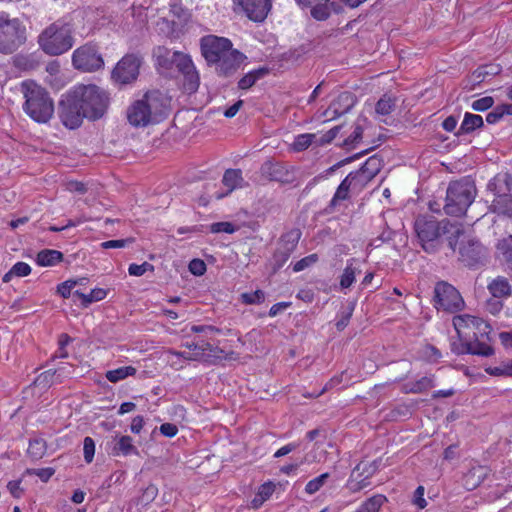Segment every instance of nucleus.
I'll use <instances>...</instances> for the list:
<instances>
[{"label":"nucleus","mask_w":512,"mask_h":512,"mask_svg":"<svg viewBox=\"0 0 512 512\" xmlns=\"http://www.w3.org/2000/svg\"><path fill=\"white\" fill-rule=\"evenodd\" d=\"M108 93L101 87L88 83L76 84L66 91L59 103V116L69 129L79 127L84 118L97 120L108 108Z\"/></svg>","instance_id":"nucleus-1"},{"label":"nucleus","mask_w":512,"mask_h":512,"mask_svg":"<svg viewBox=\"0 0 512 512\" xmlns=\"http://www.w3.org/2000/svg\"><path fill=\"white\" fill-rule=\"evenodd\" d=\"M89 14L75 11L47 26L38 36L40 49L47 55L59 56L75 44V36L85 37L92 31Z\"/></svg>","instance_id":"nucleus-2"},{"label":"nucleus","mask_w":512,"mask_h":512,"mask_svg":"<svg viewBox=\"0 0 512 512\" xmlns=\"http://www.w3.org/2000/svg\"><path fill=\"white\" fill-rule=\"evenodd\" d=\"M458 339L451 342V350L457 355L474 354L490 356L493 348L488 343L491 327L483 319L462 314L453 318Z\"/></svg>","instance_id":"nucleus-3"},{"label":"nucleus","mask_w":512,"mask_h":512,"mask_svg":"<svg viewBox=\"0 0 512 512\" xmlns=\"http://www.w3.org/2000/svg\"><path fill=\"white\" fill-rule=\"evenodd\" d=\"M170 99L158 91L146 93L134 101L126 111L128 123L134 128H144L162 122L169 113Z\"/></svg>","instance_id":"nucleus-4"},{"label":"nucleus","mask_w":512,"mask_h":512,"mask_svg":"<svg viewBox=\"0 0 512 512\" xmlns=\"http://www.w3.org/2000/svg\"><path fill=\"white\" fill-rule=\"evenodd\" d=\"M21 92L25 98L23 109L34 121L48 122L54 113L53 101L44 88L32 80L21 83Z\"/></svg>","instance_id":"nucleus-5"},{"label":"nucleus","mask_w":512,"mask_h":512,"mask_svg":"<svg viewBox=\"0 0 512 512\" xmlns=\"http://www.w3.org/2000/svg\"><path fill=\"white\" fill-rule=\"evenodd\" d=\"M379 166V160L371 157L361 168L349 173L339 185L332 203L335 205L337 201L347 199L350 194L360 193L379 172Z\"/></svg>","instance_id":"nucleus-6"},{"label":"nucleus","mask_w":512,"mask_h":512,"mask_svg":"<svg viewBox=\"0 0 512 512\" xmlns=\"http://www.w3.org/2000/svg\"><path fill=\"white\" fill-rule=\"evenodd\" d=\"M475 195L476 188L472 181L452 182L447 189L445 212L453 216L463 215L472 204Z\"/></svg>","instance_id":"nucleus-7"},{"label":"nucleus","mask_w":512,"mask_h":512,"mask_svg":"<svg viewBox=\"0 0 512 512\" xmlns=\"http://www.w3.org/2000/svg\"><path fill=\"white\" fill-rule=\"evenodd\" d=\"M26 41V27L16 17L0 12V52L13 53Z\"/></svg>","instance_id":"nucleus-8"},{"label":"nucleus","mask_w":512,"mask_h":512,"mask_svg":"<svg viewBox=\"0 0 512 512\" xmlns=\"http://www.w3.org/2000/svg\"><path fill=\"white\" fill-rule=\"evenodd\" d=\"M488 189L493 194L491 211L512 218V177L509 174H498L489 182Z\"/></svg>","instance_id":"nucleus-9"},{"label":"nucleus","mask_w":512,"mask_h":512,"mask_svg":"<svg viewBox=\"0 0 512 512\" xmlns=\"http://www.w3.org/2000/svg\"><path fill=\"white\" fill-rule=\"evenodd\" d=\"M72 65L82 72H94L103 68L104 60L95 44L86 43L73 51Z\"/></svg>","instance_id":"nucleus-10"},{"label":"nucleus","mask_w":512,"mask_h":512,"mask_svg":"<svg viewBox=\"0 0 512 512\" xmlns=\"http://www.w3.org/2000/svg\"><path fill=\"white\" fill-rule=\"evenodd\" d=\"M272 8V0H232V9L253 22H263Z\"/></svg>","instance_id":"nucleus-11"},{"label":"nucleus","mask_w":512,"mask_h":512,"mask_svg":"<svg viewBox=\"0 0 512 512\" xmlns=\"http://www.w3.org/2000/svg\"><path fill=\"white\" fill-rule=\"evenodd\" d=\"M142 58L136 54L125 55L115 66L112 77L121 84L135 81L139 75Z\"/></svg>","instance_id":"nucleus-12"},{"label":"nucleus","mask_w":512,"mask_h":512,"mask_svg":"<svg viewBox=\"0 0 512 512\" xmlns=\"http://www.w3.org/2000/svg\"><path fill=\"white\" fill-rule=\"evenodd\" d=\"M435 305L438 309L455 311L462 308L464 301L452 285L439 282L435 286Z\"/></svg>","instance_id":"nucleus-13"},{"label":"nucleus","mask_w":512,"mask_h":512,"mask_svg":"<svg viewBox=\"0 0 512 512\" xmlns=\"http://www.w3.org/2000/svg\"><path fill=\"white\" fill-rule=\"evenodd\" d=\"M232 47V42L225 37L208 35L201 39V52L209 63L216 62Z\"/></svg>","instance_id":"nucleus-14"},{"label":"nucleus","mask_w":512,"mask_h":512,"mask_svg":"<svg viewBox=\"0 0 512 512\" xmlns=\"http://www.w3.org/2000/svg\"><path fill=\"white\" fill-rule=\"evenodd\" d=\"M376 462H361L351 472L347 482L346 488L351 493H356L366 488L370 484V478L377 471Z\"/></svg>","instance_id":"nucleus-15"},{"label":"nucleus","mask_w":512,"mask_h":512,"mask_svg":"<svg viewBox=\"0 0 512 512\" xmlns=\"http://www.w3.org/2000/svg\"><path fill=\"white\" fill-rule=\"evenodd\" d=\"M175 67L184 76V88L189 93L195 92L199 86V75L188 54L178 52L175 57Z\"/></svg>","instance_id":"nucleus-16"},{"label":"nucleus","mask_w":512,"mask_h":512,"mask_svg":"<svg viewBox=\"0 0 512 512\" xmlns=\"http://www.w3.org/2000/svg\"><path fill=\"white\" fill-rule=\"evenodd\" d=\"M415 230L426 251L434 248V241L440 235L439 224L433 219L418 218L415 222Z\"/></svg>","instance_id":"nucleus-17"},{"label":"nucleus","mask_w":512,"mask_h":512,"mask_svg":"<svg viewBox=\"0 0 512 512\" xmlns=\"http://www.w3.org/2000/svg\"><path fill=\"white\" fill-rule=\"evenodd\" d=\"M338 130L339 128L335 127L320 137L313 133L299 134L295 136L293 143L290 145V149L295 152H301L306 150L312 143H318L320 145L329 143L336 137Z\"/></svg>","instance_id":"nucleus-18"},{"label":"nucleus","mask_w":512,"mask_h":512,"mask_svg":"<svg viewBox=\"0 0 512 512\" xmlns=\"http://www.w3.org/2000/svg\"><path fill=\"white\" fill-rule=\"evenodd\" d=\"M246 60V56L232 47L216 62V69L222 74L237 70Z\"/></svg>","instance_id":"nucleus-19"},{"label":"nucleus","mask_w":512,"mask_h":512,"mask_svg":"<svg viewBox=\"0 0 512 512\" xmlns=\"http://www.w3.org/2000/svg\"><path fill=\"white\" fill-rule=\"evenodd\" d=\"M302 10H309L311 16L319 21L325 20L330 15L329 0H295Z\"/></svg>","instance_id":"nucleus-20"},{"label":"nucleus","mask_w":512,"mask_h":512,"mask_svg":"<svg viewBox=\"0 0 512 512\" xmlns=\"http://www.w3.org/2000/svg\"><path fill=\"white\" fill-rule=\"evenodd\" d=\"M177 51H171L166 47H157L154 49L153 57L155 65L161 73H169L175 66V57Z\"/></svg>","instance_id":"nucleus-21"},{"label":"nucleus","mask_w":512,"mask_h":512,"mask_svg":"<svg viewBox=\"0 0 512 512\" xmlns=\"http://www.w3.org/2000/svg\"><path fill=\"white\" fill-rule=\"evenodd\" d=\"M111 454L115 457L138 455L139 451L134 445L132 437L128 435H116L113 438Z\"/></svg>","instance_id":"nucleus-22"},{"label":"nucleus","mask_w":512,"mask_h":512,"mask_svg":"<svg viewBox=\"0 0 512 512\" xmlns=\"http://www.w3.org/2000/svg\"><path fill=\"white\" fill-rule=\"evenodd\" d=\"M223 186L225 187L226 191L223 193L215 194L216 199H221L228 194H230L232 191H234L237 188L242 187L243 178L241 175V171L237 169H229L224 173L223 179Z\"/></svg>","instance_id":"nucleus-23"},{"label":"nucleus","mask_w":512,"mask_h":512,"mask_svg":"<svg viewBox=\"0 0 512 512\" xmlns=\"http://www.w3.org/2000/svg\"><path fill=\"white\" fill-rule=\"evenodd\" d=\"M205 356V349L203 347L195 345L193 349L189 347L188 351H182V352H176V351H169L168 352V361L172 365H176L177 362L174 360V358H183L184 360H190V361H198V360H204Z\"/></svg>","instance_id":"nucleus-24"},{"label":"nucleus","mask_w":512,"mask_h":512,"mask_svg":"<svg viewBox=\"0 0 512 512\" xmlns=\"http://www.w3.org/2000/svg\"><path fill=\"white\" fill-rule=\"evenodd\" d=\"M386 502V496L376 494L363 501L356 509V512H380Z\"/></svg>","instance_id":"nucleus-25"},{"label":"nucleus","mask_w":512,"mask_h":512,"mask_svg":"<svg viewBox=\"0 0 512 512\" xmlns=\"http://www.w3.org/2000/svg\"><path fill=\"white\" fill-rule=\"evenodd\" d=\"M275 491V484L271 481L262 484L251 501L254 509H258L265 501H267Z\"/></svg>","instance_id":"nucleus-26"},{"label":"nucleus","mask_w":512,"mask_h":512,"mask_svg":"<svg viewBox=\"0 0 512 512\" xmlns=\"http://www.w3.org/2000/svg\"><path fill=\"white\" fill-rule=\"evenodd\" d=\"M489 291L494 297H506L511 293V286L507 279L498 277L494 279L488 286Z\"/></svg>","instance_id":"nucleus-27"},{"label":"nucleus","mask_w":512,"mask_h":512,"mask_svg":"<svg viewBox=\"0 0 512 512\" xmlns=\"http://www.w3.org/2000/svg\"><path fill=\"white\" fill-rule=\"evenodd\" d=\"M136 368L133 366H124L119 367L117 369L109 370L106 372L105 377L112 383H117L121 380H124L130 376H134L136 374Z\"/></svg>","instance_id":"nucleus-28"},{"label":"nucleus","mask_w":512,"mask_h":512,"mask_svg":"<svg viewBox=\"0 0 512 512\" xmlns=\"http://www.w3.org/2000/svg\"><path fill=\"white\" fill-rule=\"evenodd\" d=\"M497 250L501 260L508 268H512V235L502 239L497 245Z\"/></svg>","instance_id":"nucleus-29"},{"label":"nucleus","mask_w":512,"mask_h":512,"mask_svg":"<svg viewBox=\"0 0 512 512\" xmlns=\"http://www.w3.org/2000/svg\"><path fill=\"white\" fill-rule=\"evenodd\" d=\"M56 373V370H47L41 373L34 380L32 389L38 390V392L48 389L54 383V377Z\"/></svg>","instance_id":"nucleus-30"},{"label":"nucleus","mask_w":512,"mask_h":512,"mask_svg":"<svg viewBox=\"0 0 512 512\" xmlns=\"http://www.w3.org/2000/svg\"><path fill=\"white\" fill-rule=\"evenodd\" d=\"M31 273V267L25 262H17L12 268L3 276V283H8L13 277H26Z\"/></svg>","instance_id":"nucleus-31"},{"label":"nucleus","mask_w":512,"mask_h":512,"mask_svg":"<svg viewBox=\"0 0 512 512\" xmlns=\"http://www.w3.org/2000/svg\"><path fill=\"white\" fill-rule=\"evenodd\" d=\"M74 295L78 296L84 306H87L93 302L101 301L107 296V291L103 288H94L88 294L74 291Z\"/></svg>","instance_id":"nucleus-32"},{"label":"nucleus","mask_w":512,"mask_h":512,"mask_svg":"<svg viewBox=\"0 0 512 512\" xmlns=\"http://www.w3.org/2000/svg\"><path fill=\"white\" fill-rule=\"evenodd\" d=\"M62 260V254L56 250H43L37 255V263L40 266H52Z\"/></svg>","instance_id":"nucleus-33"},{"label":"nucleus","mask_w":512,"mask_h":512,"mask_svg":"<svg viewBox=\"0 0 512 512\" xmlns=\"http://www.w3.org/2000/svg\"><path fill=\"white\" fill-rule=\"evenodd\" d=\"M353 106V97L350 93H342L339 95L336 102L332 103L330 109L335 114H342L347 112Z\"/></svg>","instance_id":"nucleus-34"},{"label":"nucleus","mask_w":512,"mask_h":512,"mask_svg":"<svg viewBox=\"0 0 512 512\" xmlns=\"http://www.w3.org/2000/svg\"><path fill=\"white\" fill-rule=\"evenodd\" d=\"M483 125V119L480 115L466 113L462 122V129L465 132L473 131Z\"/></svg>","instance_id":"nucleus-35"},{"label":"nucleus","mask_w":512,"mask_h":512,"mask_svg":"<svg viewBox=\"0 0 512 512\" xmlns=\"http://www.w3.org/2000/svg\"><path fill=\"white\" fill-rule=\"evenodd\" d=\"M27 451L32 458L40 459L46 453V443L42 439L31 440Z\"/></svg>","instance_id":"nucleus-36"},{"label":"nucleus","mask_w":512,"mask_h":512,"mask_svg":"<svg viewBox=\"0 0 512 512\" xmlns=\"http://www.w3.org/2000/svg\"><path fill=\"white\" fill-rule=\"evenodd\" d=\"M353 264L354 259L348 260L347 266L341 275L340 286L344 289L349 288L355 280V268L353 267Z\"/></svg>","instance_id":"nucleus-37"},{"label":"nucleus","mask_w":512,"mask_h":512,"mask_svg":"<svg viewBox=\"0 0 512 512\" xmlns=\"http://www.w3.org/2000/svg\"><path fill=\"white\" fill-rule=\"evenodd\" d=\"M87 279L86 278H81V279H77V280H74V279H70V280H67L61 284L58 285L57 287V291L58 293L64 297V298H68L71 296V293H72V290L78 285V284H82L86 281Z\"/></svg>","instance_id":"nucleus-38"},{"label":"nucleus","mask_w":512,"mask_h":512,"mask_svg":"<svg viewBox=\"0 0 512 512\" xmlns=\"http://www.w3.org/2000/svg\"><path fill=\"white\" fill-rule=\"evenodd\" d=\"M394 105V100L390 96L384 95L377 102L375 111L378 115L385 116L392 112Z\"/></svg>","instance_id":"nucleus-39"},{"label":"nucleus","mask_w":512,"mask_h":512,"mask_svg":"<svg viewBox=\"0 0 512 512\" xmlns=\"http://www.w3.org/2000/svg\"><path fill=\"white\" fill-rule=\"evenodd\" d=\"M329 474L323 473L318 477L310 480L305 486V492L309 495H312L320 490V488L324 485L325 481L328 479Z\"/></svg>","instance_id":"nucleus-40"},{"label":"nucleus","mask_w":512,"mask_h":512,"mask_svg":"<svg viewBox=\"0 0 512 512\" xmlns=\"http://www.w3.org/2000/svg\"><path fill=\"white\" fill-rule=\"evenodd\" d=\"M265 294L262 290H256L253 292H246L241 294V301L245 304H260L264 302Z\"/></svg>","instance_id":"nucleus-41"},{"label":"nucleus","mask_w":512,"mask_h":512,"mask_svg":"<svg viewBox=\"0 0 512 512\" xmlns=\"http://www.w3.org/2000/svg\"><path fill=\"white\" fill-rule=\"evenodd\" d=\"M154 270V266L148 262H143L142 264H130L128 268V272L131 276H142L146 272L150 271L152 272Z\"/></svg>","instance_id":"nucleus-42"},{"label":"nucleus","mask_w":512,"mask_h":512,"mask_svg":"<svg viewBox=\"0 0 512 512\" xmlns=\"http://www.w3.org/2000/svg\"><path fill=\"white\" fill-rule=\"evenodd\" d=\"M212 233H227L232 234L237 231V227L231 222H216L210 225Z\"/></svg>","instance_id":"nucleus-43"},{"label":"nucleus","mask_w":512,"mask_h":512,"mask_svg":"<svg viewBox=\"0 0 512 512\" xmlns=\"http://www.w3.org/2000/svg\"><path fill=\"white\" fill-rule=\"evenodd\" d=\"M83 453L85 461L91 463L95 454V442L91 437L84 438Z\"/></svg>","instance_id":"nucleus-44"},{"label":"nucleus","mask_w":512,"mask_h":512,"mask_svg":"<svg viewBox=\"0 0 512 512\" xmlns=\"http://www.w3.org/2000/svg\"><path fill=\"white\" fill-rule=\"evenodd\" d=\"M317 260H318L317 254H310V255L302 258L301 260L297 261L294 264L293 270L295 272L302 271V270L306 269L307 267H310L311 265L315 264L317 262Z\"/></svg>","instance_id":"nucleus-45"},{"label":"nucleus","mask_w":512,"mask_h":512,"mask_svg":"<svg viewBox=\"0 0 512 512\" xmlns=\"http://www.w3.org/2000/svg\"><path fill=\"white\" fill-rule=\"evenodd\" d=\"M434 386L433 379L430 377H423L419 381H417L412 388H410V392L420 393L425 390H428Z\"/></svg>","instance_id":"nucleus-46"},{"label":"nucleus","mask_w":512,"mask_h":512,"mask_svg":"<svg viewBox=\"0 0 512 512\" xmlns=\"http://www.w3.org/2000/svg\"><path fill=\"white\" fill-rule=\"evenodd\" d=\"M189 271L195 276H202L206 272V264L201 259H193L189 263Z\"/></svg>","instance_id":"nucleus-47"},{"label":"nucleus","mask_w":512,"mask_h":512,"mask_svg":"<svg viewBox=\"0 0 512 512\" xmlns=\"http://www.w3.org/2000/svg\"><path fill=\"white\" fill-rule=\"evenodd\" d=\"M493 103V98L487 96L473 101L471 107L475 111H485L492 107Z\"/></svg>","instance_id":"nucleus-48"},{"label":"nucleus","mask_w":512,"mask_h":512,"mask_svg":"<svg viewBox=\"0 0 512 512\" xmlns=\"http://www.w3.org/2000/svg\"><path fill=\"white\" fill-rule=\"evenodd\" d=\"M486 373L493 376H511L512 366L503 367H487L485 368Z\"/></svg>","instance_id":"nucleus-49"},{"label":"nucleus","mask_w":512,"mask_h":512,"mask_svg":"<svg viewBox=\"0 0 512 512\" xmlns=\"http://www.w3.org/2000/svg\"><path fill=\"white\" fill-rule=\"evenodd\" d=\"M424 487L418 486L414 493L413 503L419 509H424L427 506V502L424 498Z\"/></svg>","instance_id":"nucleus-50"},{"label":"nucleus","mask_w":512,"mask_h":512,"mask_svg":"<svg viewBox=\"0 0 512 512\" xmlns=\"http://www.w3.org/2000/svg\"><path fill=\"white\" fill-rule=\"evenodd\" d=\"M145 425V419L141 415H137L132 418L130 423V431L133 434H140Z\"/></svg>","instance_id":"nucleus-51"},{"label":"nucleus","mask_w":512,"mask_h":512,"mask_svg":"<svg viewBox=\"0 0 512 512\" xmlns=\"http://www.w3.org/2000/svg\"><path fill=\"white\" fill-rule=\"evenodd\" d=\"M27 473L35 474L42 481L47 482L54 474V470L52 468H42V469L27 470Z\"/></svg>","instance_id":"nucleus-52"},{"label":"nucleus","mask_w":512,"mask_h":512,"mask_svg":"<svg viewBox=\"0 0 512 512\" xmlns=\"http://www.w3.org/2000/svg\"><path fill=\"white\" fill-rule=\"evenodd\" d=\"M257 80V74L255 73H248L244 77H242L238 83L239 88L241 89H248L251 86L254 85V83Z\"/></svg>","instance_id":"nucleus-53"},{"label":"nucleus","mask_w":512,"mask_h":512,"mask_svg":"<svg viewBox=\"0 0 512 512\" xmlns=\"http://www.w3.org/2000/svg\"><path fill=\"white\" fill-rule=\"evenodd\" d=\"M160 433L165 436L172 438L178 433V428L176 425L171 423H164L159 427Z\"/></svg>","instance_id":"nucleus-54"},{"label":"nucleus","mask_w":512,"mask_h":512,"mask_svg":"<svg viewBox=\"0 0 512 512\" xmlns=\"http://www.w3.org/2000/svg\"><path fill=\"white\" fill-rule=\"evenodd\" d=\"M130 242H132L131 239H126V240H109V241H105V242L101 243V246L104 249L123 248V247H125Z\"/></svg>","instance_id":"nucleus-55"},{"label":"nucleus","mask_w":512,"mask_h":512,"mask_svg":"<svg viewBox=\"0 0 512 512\" xmlns=\"http://www.w3.org/2000/svg\"><path fill=\"white\" fill-rule=\"evenodd\" d=\"M20 484H21V481L16 480V481H10L7 485L9 492L15 498H19L23 493V489Z\"/></svg>","instance_id":"nucleus-56"},{"label":"nucleus","mask_w":512,"mask_h":512,"mask_svg":"<svg viewBox=\"0 0 512 512\" xmlns=\"http://www.w3.org/2000/svg\"><path fill=\"white\" fill-rule=\"evenodd\" d=\"M290 302H279V303H276L274 304L270 310H269V316L271 317H275L277 316L279 313H281L283 310H285L286 308H288L290 306Z\"/></svg>","instance_id":"nucleus-57"},{"label":"nucleus","mask_w":512,"mask_h":512,"mask_svg":"<svg viewBox=\"0 0 512 512\" xmlns=\"http://www.w3.org/2000/svg\"><path fill=\"white\" fill-rule=\"evenodd\" d=\"M503 117L502 115V112L499 108V106H497L493 111H491L490 113L487 114L486 116V121L489 123V124H495L497 123L501 118Z\"/></svg>","instance_id":"nucleus-58"},{"label":"nucleus","mask_w":512,"mask_h":512,"mask_svg":"<svg viewBox=\"0 0 512 512\" xmlns=\"http://www.w3.org/2000/svg\"><path fill=\"white\" fill-rule=\"evenodd\" d=\"M296 447H297L296 444H293V443H289L285 446H282L275 452L274 457L279 458V457L285 456V455L289 454L290 452H292L294 449H296Z\"/></svg>","instance_id":"nucleus-59"},{"label":"nucleus","mask_w":512,"mask_h":512,"mask_svg":"<svg viewBox=\"0 0 512 512\" xmlns=\"http://www.w3.org/2000/svg\"><path fill=\"white\" fill-rule=\"evenodd\" d=\"M242 104H243L242 100L237 101L236 103H234L232 106H230L228 109L225 110L224 115L227 118L234 117L238 113V111L241 108Z\"/></svg>","instance_id":"nucleus-60"},{"label":"nucleus","mask_w":512,"mask_h":512,"mask_svg":"<svg viewBox=\"0 0 512 512\" xmlns=\"http://www.w3.org/2000/svg\"><path fill=\"white\" fill-rule=\"evenodd\" d=\"M160 27V30L166 33H170L174 31V26L177 25L176 21L174 19L172 20H165L163 19L162 23H158Z\"/></svg>","instance_id":"nucleus-61"},{"label":"nucleus","mask_w":512,"mask_h":512,"mask_svg":"<svg viewBox=\"0 0 512 512\" xmlns=\"http://www.w3.org/2000/svg\"><path fill=\"white\" fill-rule=\"evenodd\" d=\"M136 409V404L133 402H124L120 405L118 414L124 415L126 413L133 412Z\"/></svg>","instance_id":"nucleus-62"},{"label":"nucleus","mask_w":512,"mask_h":512,"mask_svg":"<svg viewBox=\"0 0 512 512\" xmlns=\"http://www.w3.org/2000/svg\"><path fill=\"white\" fill-rule=\"evenodd\" d=\"M361 137H362V129H361V127L357 126L354 129V131L351 134V136L346 141V144H355L356 142H358V140L361 139Z\"/></svg>","instance_id":"nucleus-63"},{"label":"nucleus","mask_w":512,"mask_h":512,"mask_svg":"<svg viewBox=\"0 0 512 512\" xmlns=\"http://www.w3.org/2000/svg\"><path fill=\"white\" fill-rule=\"evenodd\" d=\"M68 190L79 193H84L86 191L84 184L76 181L68 183Z\"/></svg>","instance_id":"nucleus-64"}]
</instances>
